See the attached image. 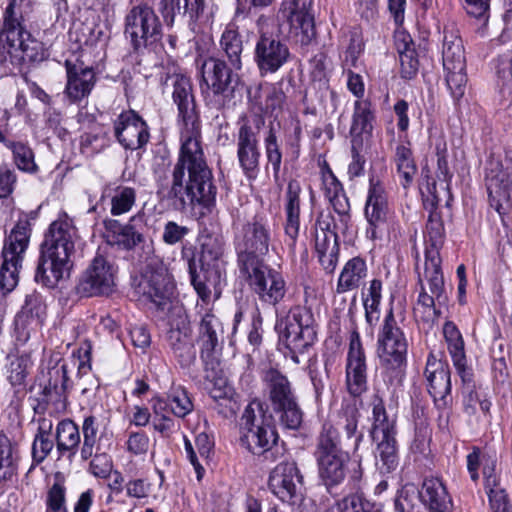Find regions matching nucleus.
Here are the masks:
<instances>
[{
  "mask_svg": "<svg viewBox=\"0 0 512 512\" xmlns=\"http://www.w3.org/2000/svg\"><path fill=\"white\" fill-rule=\"evenodd\" d=\"M162 91L170 94L177 106L180 123V150L171 171L154 172L156 194L176 210L202 209L200 216L212 211L217 187L202 147V132L191 79L181 73L169 74L162 81Z\"/></svg>",
  "mask_w": 512,
  "mask_h": 512,
  "instance_id": "1",
  "label": "nucleus"
},
{
  "mask_svg": "<svg viewBox=\"0 0 512 512\" xmlns=\"http://www.w3.org/2000/svg\"><path fill=\"white\" fill-rule=\"evenodd\" d=\"M78 238L77 229L66 214L49 225L40 245L34 275L36 283L55 288L61 280L69 278Z\"/></svg>",
  "mask_w": 512,
  "mask_h": 512,
  "instance_id": "2",
  "label": "nucleus"
},
{
  "mask_svg": "<svg viewBox=\"0 0 512 512\" xmlns=\"http://www.w3.org/2000/svg\"><path fill=\"white\" fill-rule=\"evenodd\" d=\"M0 44L2 63L10 64L12 69L18 71L31 64L43 62L49 57L44 43L26 29L21 5L16 0H10L4 10Z\"/></svg>",
  "mask_w": 512,
  "mask_h": 512,
  "instance_id": "3",
  "label": "nucleus"
},
{
  "mask_svg": "<svg viewBox=\"0 0 512 512\" xmlns=\"http://www.w3.org/2000/svg\"><path fill=\"white\" fill-rule=\"evenodd\" d=\"M223 251V241L220 237L213 235L203 237L199 259L204 276V280H202L196 271L194 248L192 246H183L182 248V258L187 261L191 284L203 302L210 299V286L216 289L222 281L224 275L221 261Z\"/></svg>",
  "mask_w": 512,
  "mask_h": 512,
  "instance_id": "4",
  "label": "nucleus"
},
{
  "mask_svg": "<svg viewBox=\"0 0 512 512\" xmlns=\"http://www.w3.org/2000/svg\"><path fill=\"white\" fill-rule=\"evenodd\" d=\"M275 328L287 350L285 356L300 364V355L307 352L317 339L312 311L301 305L293 306L286 315L277 317Z\"/></svg>",
  "mask_w": 512,
  "mask_h": 512,
  "instance_id": "5",
  "label": "nucleus"
},
{
  "mask_svg": "<svg viewBox=\"0 0 512 512\" xmlns=\"http://www.w3.org/2000/svg\"><path fill=\"white\" fill-rule=\"evenodd\" d=\"M272 229L268 219L255 216L244 223L234 236L238 270L264 263L272 243Z\"/></svg>",
  "mask_w": 512,
  "mask_h": 512,
  "instance_id": "6",
  "label": "nucleus"
},
{
  "mask_svg": "<svg viewBox=\"0 0 512 512\" xmlns=\"http://www.w3.org/2000/svg\"><path fill=\"white\" fill-rule=\"evenodd\" d=\"M239 273L259 303L277 313L278 307L285 303L288 293L283 274L265 262L239 270Z\"/></svg>",
  "mask_w": 512,
  "mask_h": 512,
  "instance_id": "7",
  "label": "nucleus"
},
{
  "mask_svg": "<svg viewBox=\"0 0 512 512\" xmlns=\"http://www.w3.org/2000/svg\"><path fill=\"white\" fill-rule=\"evenodd\" d=\"M31 230L30 220L27 217L19 218L5 238L2 250L3 263L0 267V288L4 293L11 292L18 284V274L29 246Z\"/></svg>",
  "mask_w": 512,
  "mask_h": 512,
  "instance_id": "8",
  "label": "nucleus"
},
{
  "mask_svg": "<svg viewBox=\"0 0 512 512\" xmlns=\"http://www.w3.org/2000/svg\"><path fill=\"white\" fill-rule=\"evenodd\" d=\"M445 240V229L440 214L431 211L426 224L425 232V264L424 278L427 280L429 290L436 295L440 303L445 302V285L441 269L440 249Z\"/></svg>",
  "mask_w": 512,
  "mask_h": 512,
  "instance_id": "9",
  "label": "nucleus"
},
{
  "mask_svg": "<svg viewBox=\"0 0 512 512\" xmlns=\"http://www.w3.org/2000/svg\"><path fill=\"white\" fill-rule=\"evenodd\" d=\"M274 425L264 415L260 403L249 404L240 418V444L253 455H264L277 443Z\"/></svg>",
  "mask_w": 512,
  "mask_h": 512,
  "instance_id": "10",
  "label": "nucleus"
},
{
  "mask_svg": "<svg viewBox=\"0 0 512 512\" xmlns=\"http://www.w3.org/2000/svg\"><path fill=\"white\" fill-rule=\"evenodd\" d=\"M201 89L204 86L212 96L215 106L223 108L234 98L240 78L234 68L224 60L216 57L204 59L200 65Z\"/></svg>",
  "mask_w": 512,
  "mask_h": 512,
  "instance_id": "11",
  "label": "nucleus"
},
{
  "mask_svg": "<svg viewBox=\"0 0 512 512\" xmlns=\"http://www.w3.org/2000/svg\"><path fill=\"white\" fill-rule=\"evenodd\" d=\"M321 481L329 493L338 488L347 477L350 492H357L361 487L363 469L360 460H350L348 452L316 456Z\"/></svg>",
  "mask_w": 512,
  "mask_h": 512,
  "instance_id": "12",
  "label": "nucleus"
},
{
  "mask_svg": "<svg viewBox=\"0 0 512 512\" xmlns=\"http://www.w3.org/2000/svg\"><path fill=\"white\" fill-rule=\"evenodd\" d=\"M197 343L206 377L214 379L221 372L220 358L224 343V328L220 319L211 310L201 315Z\"/></svg>",
  "mask_w": 512,
  "mask_h": 512,
  "instance_id": "13",
  "label": "nucleus"
},
{
  "mask_svg": "<svg viewBox=\"0 0 512 512\" xmlns=\"http://www.w3.org/2000/svg\"><path fill=\"white\" fill-rule=\"evenodd\" d=\"M377 352L381 365L397 374L406 366L408 342L398 326L391 307L386 313L377 339Z\"/></svg>",
  "mask_w": 512,
  "mask_h": 512,
  "instance_id": "14",
  "label": "nucleus"
},
{
  "mask_svg": "<svg viewBox=\"0 0 512 512\" xmlns=\"http://www.w3.org/2000/svg\"><path fill=\"white\" fill-rule=\"evenodd\" d=\"M124 35L135 52H140L162 37V24L148 4L132 7L125 16Z\"/></svg>",
  "mask_w": 512,
  "mask_h": 512,
  "instance_id": "15",
  "label": "nucleus"
},
{
  "mask_svg": "<svg viewBox=\"0 0 512 512\" xmlns=\"http://www.w3.org/2000/svg\"><path fill=\"white\" fill-rule=\"evenodd\" d=\"M292 57L288 43L281 35L263 28L258 30L253 59L261 77L277 73Z\"/></svg>",
  "mask_w": 512,
  "mask_h": 512,
  "instance_id": "16",
  "label": "nucleus"
},
{
  "mask_svg": "<svg viewBox=\"0 0 512 512\" xmlns=\"http://www.w3.org/2000/svg\"><path fill=\"white\" fill-rule=\"evenodd\" d=\"M442 62L447 87L457 102L464 96L468 81L464 47L460 37L452 34L444 36Z\"/></svg>",
  "mask_w": 512,
  "mask_h": 512,
  "instance_id": "17",
  "label": "nucleus"
},
{
  "mask_svg": "<svg viewBox=\"0 0 512 512\" xmlns=\"http://www.w3.org/2000/svg\"><path fill=\"white\" fill-rule=\"evenodd\" d=\"M264 123V119L257 116L253 124L248 120H243L238 129L237 159L243 175L248 180H255L260 172L261 151L258 134Z\"/></svg>",
  "mask_w": 512,
  "mask_h": 512,
  "instance_id": "18",
  "label": "nucleus"
},
{
  "mask_svg": "<svg viewBox=\"0 0 512 512\" xmlns=\"http://www.w3.org/2000/svg\"><path fill=\"white\" fill-rule=\"evenodd\" d=\"M117 267L105 256L97 254L82 273L76 286L81 297L108 296L115 289Z\"/></svg>",
  "mask_w": 512,
  "mask_h": 512,
  "instance_id": "19",
  "label": "nucleus"
},
{
  "mask_svg": "<svg viewBox=\"0 0 512 512\" xmlns=\"http://www.w3.org/2000/svg\"><path fill=\"white\" fill-rule=\"evenodd\" d=\"M312 6L313 0H282L279 6L278 17L287 22L302 46L311 44L316 38Z\"/></svg>",
  "mask_w": 512,
  "mask_h": 512,
  "instance_id": "20",
  "label": "nucleus"
},
{
  "mask_svg": "<svg viewBox=\"0 0 512 512\" xmlns=\"http://www.w3.org/2000/svg\"><path fill=\"white\" fill-rule=\"evenodd\" d=\"M144 214L138 213L125 223L114 218H105L103 220V238L105 242L120 250L132 251L138 245L144 242L143 234Z\"/></svg>",
  "mask_w": 512,
  "mask_h": 512,
  "instance_id": "21",
  "label": "nucleus"
},
{
  "mask_svg": "<svg viewBox=\"0 0 512 512\" xmlns=\"http://www.w3.org/2000/svg\"><path fill=\"white\" fill-rule=\"evenodd\" d=\"M117 142L126 150L143 149L150 140L149 126L134 110L122 111L113 121Z\"/></svg>",
  "mask_w": 512,
  "mask_h": 512,
  "instance_id": "22",
  "label": "nucleus"
},
{
  "mask_svg": "<svg viewBox=\"0 0 512 512\" xmlns=\"http://www.w3.org/2000/svg\"><path fill=\"white\" fill-rule=\"evenodd\" d=\"M424 375L427 381V391L433 398L435 406L440 410L446 409L452 400L449 364L431 352L427 357Z\"/></svg>",
  "mask_w": 512,
  "mask_h": 512,
  "instance_id": "23",
  "label": "nucleus"
},
{
  "mask_svg": "<svg viewBox=\"0 0 512 512\" xmlns=\"http://www.w3.org/2000/svg\"><path fill=\"white\" fill-rule=\"evenodd\" d=\"M364 214L368 222L367 236L370 239L378 238L386 226L389 214L388 195L378 178H370Z\"/></svg>",
  "mask_w": 512,
  "mask_h": 512,
  "instance_id": "24",
  "label": "nucleus"
},
{
  "mask_svg": "<svg viewBox=\"0 0 512 512\" xmlns=\"http://www.w3.org/2000/svg\"><path fill=\"white\" fill-rule=\"evenodd\" d=\"M303 476L294 461L280 462L270 473L269 488L281 501L295 504L300 499Z\"/></svg>",
  "mask_w": 512,
  "mask_h": 512,
  "instance_id": "25",
  "label": "nucleus"
},
{
  "mask_svg": "<svg viewBox=\"0 0 512 512\" xmlns=\"http://www.w3.org/2000/svg\"><path fill=\"white\" fill-rule=\"evenodd\" d=\"M345 370L348 392L353 397L361 396L368 388L367 364L365 352L357 331H353L350 337Z\"/></svg>",
  "mask_w": 512,
  "mask_h": 512,
  "instance_id": "26",
  "label": "nucleus"
},
{
  "mask_svg": "<svg viewBox=\"0 0 512 512\" xmlns=\"http://www.w3.org/2000/svg\"><path fill=\"white\" fill-rule=\"evenodd\" d=\"M485 180L489 204L503 217L511 206L512 181L509 173L499 161L490 162Z\"/></svg>",
  "mask_w": 512,
  "mask_h": 512,
  "instance_id": "27",
  "label": "nucleus"
},
{
  "mask_svg": "<svg viewBox=\"0 0 512 512\" xmlns=\"http://www.w3.org/2000/svg\"><path fill=\"white\" fill-rule=\"evenodd\" d=\"M140 287L143 296L161 310H164L171 302L175 289L172 277L163 265L156 268L150 267Z\"/></svg>",
  "mask_w": 512,
  "mask_h": 512,
  "instance_id": "28",
  "label": "nucleus"
},
{
  "mask_svg": "<svg viewBox=\"0 0 512 512\" xmlns=\"http://www.w3.org/2000/svg\"><path fill=\"white\" fill-rule=\"evenodd\" d=\"M64 65L67 76L64 94L71 103H78L93 90L96 83L95 73L92 68L84 66L78 60H66Z\"/></svg>",
  "mask_w": 512,
  "mask_h": 512,
  "instance_id": "29",
  "label": "nucleus"
},
{
  "mask_svg": "<svg viewBox=\"0 0 512 512\" xmlns=\"http://www.w3.org/2000/svg\"><path fill=\"white\" fill-rule=\"evenodd\" d=\"M151 407L154 413L160 417L172 414L178 418H184L193 411L194 405L187 390L178 385L170 388L166 398L153 397Z\"/></svg>",
  "mask_w": 512,
  "mask_h": 512,
  "instance_id": "30",
  "label": "nucleus"
},
{
  "mask_svg": "<svg viewBox=\"0 0 512 512\" xmlns=\"http://www.w3.org/2000/svg\"><path fill=\"white\" fill-rule=\"evenodd\" d=\"M300 192L298 181L291 180L288 183L285 195V243L291 251L295 250L296 241L300 229Z\"/></svg>",
  "mask_w": 512,
  "mask_h": 512,
  "instance_id": "31",
  "label": "nucleus"
},
{
  "mask_svg": "<svg viewBox=\"0 0 512 512\" xmlns=\"http://www.w3.org/2000/svg\"><path fill=\"white\" fill-rule=\"evenodd\" d=\"M262 381L272 410L297 400L287 376L275 368L263 371Z\"/></svg>",
  "mask_w": 512,
  "mask_h": 512,
  "instance_id": "32",
  "label": "nucleus"
},
{
  "mask_svg": "<svg viewBox=\"0 0 512 512\" xmlns=\"http://www.w3.org/2000/svg\"><path fill=\"white\" fill-rule=\"evenodd\" d=\"M369 405L371 407L369 434L372 441L396 438V418L389 416L382 397L379 394H374Z\"/></svg>",
  "mask_w": 512,
  "mask_h": 512,
  "instance_id": "33",
  "label": "nucleus"
},
{
  "mask_svg": "<svg viewBox=\"0 0 512 512\" xmlns=\"http://www.w3.org/2000/svg\"><path fill=\"white\" fill-rule=\"evenodd\" d=\"M67 365L64 362H56L48 368V381L41 392V401L44 403H64L68 387Z\"/></svg>",
  "mask_w": 512,
  "mask_h": 512,
  "instance_id": "34",
  "label": "nucleus"
},
{
  "mask_svg": "<svg viewBox=\"0 0 512 512\" xmlns=\"http://www.w3.org/2000/svg\"><path fill=\"white\" fill-rule=\"evenodd\" d=\"M338 224L331 213L321 212L315 223V250L317 254L338 252Z\"/></svg>",
  "mask_w": 512,
  "mask_h": 512,
  "instance_id": "35",
  "label": "nucleus"
},
{
  "mask_svg": "<svg viewBox=\"0 0 512 512\" xmlns=\"http://www.w3.org/2000/svg\"><path fill=\"white\" fill-rule=\"evenodd\" d=\"M419 497L430 512H451L452 500L439 478H427L422 484Z\"/></svg>",
  "mask_w": 512,
  "mask_h": 512,
  "instance_id": "36",
  "label": "nucleus"
},
{
  "mask_svg": "<svg viewBox=\"0 0 512 512\" xmlns=\"http://www.w3.org/2000/svg\"><path fill=\"white\" fill-rule=\"evenodd\" d=\"M374 119L371 103L366 100H357L350 128L351 142L354 146L363 145L364 140L371 137Z\"/></svg>",
  "mask_w": 512,
  "mask_h": 512,
  "instance_id": "37",
  "label": "nucleus"
},
{
  "mask_svg": "<svg viewBox=\"0 0 512 512\" xmlns=\"http://www.w3.org/2000/svg\"><path fill=\"white\" fill-rule=\"evenodd\" d=\"M167 341L172 353L182 367H189L196 359V352L187 326L171 327L167 333Z\"/></svg>",
  "mask_w": 512,
  "mask_h": 512,
  "instance_id": "38",
  "label": "nucleus"
},
{
  "mask_svg": "<svg viewBox=\"0 0 512 512\" xmlns=\"http://www.w3.org/2000/svg\"><path fill=\"white\" fill-rule=\"evenodd\" d=\"M394 39L399 54L401 76L405 79H412L419 69L415 43L408 32L400 29L395 32Z\"/></svg>",
  "mask_w": 512,
  "mask_h": 512,
  "instance_id": "39",
  "label": "nucleus"
},
{
  "mask_svg": "<svg viewBox=\"0 0 512 512\" xmlns=\"http://www.w3.org/2000/svg\"><path fill=\"white\" fill-rule=\"evenodd\" d=\"M360 413L354 405H346L342 407L338 414L336 428L338 432L345 434L343 444L356 452L363 440V433L358 430Z\"/></svg>",
  "mask_w": 512,
  "mask_h": 512,
  "instance_id": "40",
  "label": "nucleus"
},
{
  "mask_svg": "<svg viewBox=\"0 0 512 512\" xmlns=\"http://www.w3.org/2000/svg\"><path fill=\"white\" fill-rule=\"evenodd\" d=\"M55 443L59 457H75L81 443L79 427L71 419H63L56 426Z\"/></svg>",
  "mask_w": 512,
  "mask_h": 512,
  "instance_id": "41",
  "label": "nucleus"
},
{
  "mask_svg": "<svg viewBox=\"0 0 512 512\" xmlns=\"http://www.w3.org/2000/svg\"><path fill=\"white\" fill-rule=\"evenodd\" d=\"M17 456L11 440L0 433V497L17 475Z\"/></svg>",
  "mask_w": 512,
  "mask_h": 512,
  "instance_id": "42",
  "label": "nucleus"
},
{
  "mask_svg": "<svg viewBox=\"0 0 512 512\" xmlns=\"http://www.w3.org/2000/svg\"><path fill=\"white\" fill-rule=\"evenodd\" d=\"M366 276L367 265L365 260L361 257L349 259L339 275L336 292L341 294L359 288Z\"/></svg>",
  "mask_w": 512,
  "mask_h": 512,
  "instance_id": "43",
  "label": "nucleus"
},
{
  "mask_svg": "<svg viewBox=\"0 0 512 512\" xmlns=\"http://www.w3.org/2000/svg\"><path fill=\"white\" fill-rule=\"evenodd\" d=\"M220 49L235 71L242 69L243 41L237 28L229 24L220 39Z\"/></svg>",
  "mask_w": 512,
  "mask_h": 512,
  "instance_id": "44",
  "label": "nucleus"
},
{
  "mask_svg": "<svg viewBox=\"0 0 512 512\" xmlns=\"http://www.w3.org/2000/svg\"><path fill=\"white\" fill-rule=\"evenodd\" d=\"M376 444V466L381 474H390L399 466V449L396 438L373 441Z\"/></svg>",
  "mask_w": 512,
  "mask_h": 512,
  "instance_id": "45",
  "label": "nucleus"
},
{
  "mask_svg": "<svg viewBox=\"0 0 512 512\" xmlns=\"http://www.w3.org/2000/svg\"><path fill=\"white\" fill-rule=\"evenodd\" d=\"M110 197V213L112 216H121L130 212L136 203V190L133 187L118 185L111 189L107 187L102 197Z\"/></svg>",
  "mask_w": 512,
  "mask_h": 512,
  "instance_id": "46",
  "label": "nucleus"
},
{
  "mask_svg": "<svg viewBox=\"0 0 512 512\" xmlns=\"http://www.w3.org/2000/svg\"><path fill=\"white\" fill-rule=\"evenodd\" d=\"M264 151L266 158L265 170L268 173L271 169L273 173V179L275 183H278L280 180V170L283 155L280 148L277 132L273 125H270L269 129L265 133Z\"/></svg>",
  "mask_w": 512,
  "mask_h": 512,
  "instance_id": "47",
  "label": "nucleus"
},
{
  "mask_svg": "<svg viewBox=\"0 0 512 512\" xmlns=\"http://www.w3.org/2000/svg\"><path fill=\"white\" fill-rule=\"evenodd\" d=\"M443 335L447 342L448 351L455 369L467 366L463 337L452 321H447L443 326Z\"/></svg>",
  "mask_w": 512,
  "mask_h": 512,
  "instance_id": "48",
  "label": "nucleus"
},
{
  "mask_svg": "<svg viewBox=\"0 0 512 512\" xmlns=\"http://www.w3.org/2000/svg\"><path fill=\"white\" fill-rule=\"evenodd\" d=\"M154 11L157 10L164 23L172 26L176 16L189 13L190 17H197L201 11H194L187 0H152Z\"/></svg>",
  "mask_w": 512,
  "mask_h": 512,
  "instance_id": "49",
  "label": "nucleus"
},
{
  "mask_svg": "<svg viewBox=\"0 0 512 512\" xmlns=\"http://www.w3.org/2000/svg\"><path fill=\"white\" fill-rule=\"evenodd\" d=\"M394 161L402 186L404 188L409 187L417 172V166L415 164L411 148L404 144L397 145Z\"/></svg>",
  "mask_w": 512,
  "mask_h": 512,
  "instance_id": "50",
  "label": "nucleus"
},
{
  "mask_svg": "<svg viewBox=\"0 0 512 512\" xmlns=\"http://www.w3.org/2000/svg\"><path fill=\"white\" fill-rule=\"evenodd\" d=\"M418 284L420 286V292L417 299V307L415 308V313L417 314L422 309V320L425 322L432 321L434 322L441 316V311L437 308V305L442 306L446 305L448 302V296L446 294V300L443 303H440L436 298V295L430 291L431 294H428L426 288L423 284V279L419 275Z\"/></svg>",
  "mask_w": 512,
  "mask_h": 512,
  "instance_id": "51",
  "label": "nucleus"
},
{
  "mask_svg": "<svg viewBox=\"0 0 512 512\" xmlns=\"http://www.w3.org/2000/svg\"><path fill=\"white\" fill-rule=\"evenodd\" d=\"M483 473L491 512H512V504L506 491L498 485L494 476L487 475L486 469Z\"/></svg>",
  "mask_w": 512,
  "mask_h": 512,
  "instance_id": "52",
  "label": "nucleus"
},
{
  "mask_svg": "<svg viewBox=\"0 0 512 512\" xmlns=\"http://www.w3.org/2000/svg\"><path fill=\"white\" fill-rule=\"evenodd\" d=\"M342 441L338 429L331 423H324L318 437L315 455H331L345 452L341 447Z\"/></svg>",
  "mask_w": 512,
  "mask_h": 512,
  "instance_id": "53",
  "label": "nucleus"
},
{
  "mask_svg": "<svg viewBox=\"0 0 512 512\" xmlns=\"http://www.w3.org/2000/svg\"><path fill=\"white\" fill-rule=\"evenodd\" d=\"M288 89L283 87V80H280L268 88L265 94V100L261 104L260 110L268 115L277 117L282 113L286 104V92Z\"/></svg>",
  "mask_w": 512,
  "mask_h": 512,
  "instance_id": "54",
  "label": "nucleus"
},
{
  "mask_svg": "<svg viewBox=\"0 0 512 512\" xmlns=\"http://www.w3.org/2000/svg\"><path fill=\"white\" fill-rule=\"evenodd\" d=\"M462 380L463 405L465 412L469 415L475 414L476 404L480 402L479 394L473 380L472 369L468 366L456 369Z\"/></svg>",
  "mask_w": 512,
  "mask_h": 512,
  "instance_id": "55",
  "label": "nucleus"
},
{
  "mask_svg": "<svg viewBox=\"0 0 512 512\" xmlns=\"http://www.w3.org/2000/svg\"><path fill=\"white\" fill-rule=\"evenodd\" d=\"M33 368V361L27 354L17 356L10 362L8 370L9 383L18 389H24L26 379Z\"/></svg>",
  "mask_w": 512,
  "mask_h": 512,
  "instance_id": "56",
  "label": "nucleus"
},
{
  "mask_svg": "<svg viewBox=\"0 0 512 512\" xmlns=\"http://www.w3.org/2000/svg\"><path fill=\"white\" fill-rule=\"evenodd\" d=\"M278 417L279 424L288 430H298L303 422V411L298 401L295 400L288 404L273 409Z\"/></svg>",
  "mask_w": 512,
  "mask_h": 512,
  "instance_id": "57",
  "label": "nucleus"
},
{
  "mask_svg": "<svg viewBox=\"0 0 512 512\" xmlns=\"http://www.w3.org/2000/svg\"><path fill=\"white\" fill-rule=\"evenodd\" d=\"M13 161L16 167L26 173L35 174L38 172V165L35 163L33 150L22 142L12 146Z\"/></svg>",
  "mask_w": 512,
  "mask_h": 512,
  "instance_id": "58",
  "label": "nucleus"
},
{
  "mask_svg": "<svg viewBox=\"0 0 512 512\" xmlns=\"http://www.w3.org/2000/svg\"><path fill=\"white\" fill-rule=\"evenodd\" d=\"M325 512H379L368 501H362L356 495H348L336 502Z\"/></svg>",
  "mask_w": 512,
  "mask_h": 512,
  "instance_id": "59",
  "label": "nucleus"
},
{
  "mask_svg": "<svg viewBox=\"0 0 512 512\" xmlns=\"http://www.w3.org/2000/svg\"><path fill=\"white\" fill-rule=\"evenodd\" d=\"M45 313V305L39 294L26 295L25 302L16 316V321L27 322L29 318H40Z\"/></svg>",
  "mask_w": 512,
  "mask_h": 512,
  "instance_id": "60",
  "label": "nucleus"
},
{
  "mask_svg": "<svg viewBox=\"0 0 512 512\" xmlns=\"http://www.w3.org/2000/svg\"><path fill=\"white\" fill-rule=\"evenodd\" d=\"M436 156H437V170L436 177L437 179L444 183V189L449 192L451 179L453 174L451 173L448 160H447V145L446 142L441 141L436 144Z\"/></svg>",
  "mask_w": 512,
  "mask_h": 512,
  "instance_id": "61",
  "label": "nucleus"
},
{
  "mask_svg": "<svg viewBox=\"0 0 512 512\" xmlns=\"http://www.w3.org/2000/svg\"><path fill=\"white\" fill-rule=\"evenodd\" d=\"M335 213L338 215V227L340 232L345 233L350 225L351 215H350V203L348 197L345 192L336 195L335 197L329 200Z\"/></svg>",
  "mask_w": 512,
  "mask_h": 512,
  "instance_id": "62",
  "label": "nucleus"
},
{
  "mask_svg": "<svg viewBox=\"0 0 512 512\" xmlns=\"http://www.w3.org/2000/svg\"><path fill=\"white\" fill-rule=\"evenodd\" d=\"M56 443L52 438H34L31 448V468L41 464L52 452Z\"/></svg>",
  "mask_w": 512,
  "mask_h": 512,
  "instance_id": "63",
  "label": "nucleus"
},
{
  "mask_svg": "<svg viewBox=\"0 0 512 512\" xmlns=\"http://www.w3.org/2000/svg\"><path fill=\"white\" fill-rule=\"evenodd\" d=\"M89 471L98 478H107L110 476L113 469V461L109 454L105 452H96L92 456Z\"/></svg>",
  "mask_w": 512,
  "mask_h": 512,
  "instance_id": "64",
  "label": "nucleus"
}]
</instances>
